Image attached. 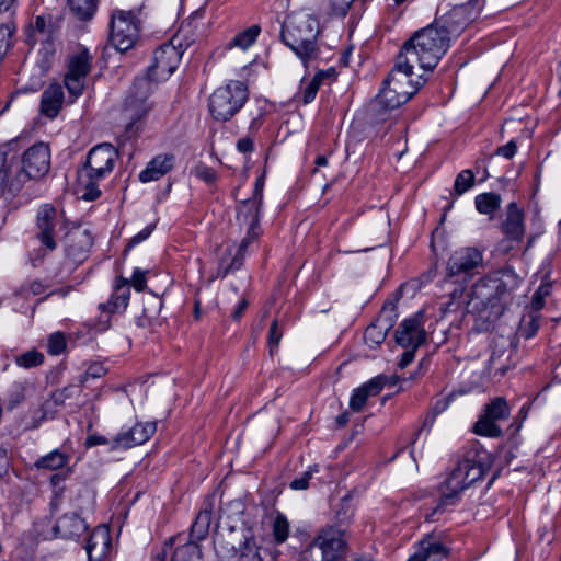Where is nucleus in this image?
<instances>
[{
  "label": "nucleus",
  "mask_w": 561,
  "mask_h": 561,
  "mask_svg": "<svg viewBox=\"0 0 561 561\" xmlns=\"http://www.w3.org/2000/svg\"><path fill=\"white\" fill-rule=\"evenodd\" d=\"M551 294V284H541L534 293L530 309L534 311H540L545 306V298Z\"/></svg>",
  "instance_id": "47"
},
{
  "label": "nucleus",
  "mask_w": 561,
  "mask_h": 561,
  "mask_svg": "<svg viewBox=\"0 0 561 561\" xmlns=\"http://www.w3.org/2000/svg\"><path fill=\"white\" fill-rule=\"evenodd\" d=\"M70 454L56 448L48 454L39 457L35 461L37 469L56 471L59 469H66V472L55 473L50 477V484L54 490L55 497H60L64 492L62 482L72 473V469L68 467L70 461Z\"/></svg>",
  "instance_id": "15"
},
{
  "label": "nucleus",
  "mask_w": 561,
  "mask_h": 561,
  "mask_svg": "<svg viewBox=\"0 0 561 561\" xmlns=\"http://www.w3.org/2000/svg\"><path fill=\"white\" fill-rule=\"evenodd\" d=\"M106 373L105 367L100 363H93L91 364L83 375L80 376V382L84 383L88 381L89 378H101Z\"/></svg>",
  "instance_id": "54"
},
{
  "label": "nucleus",
  "mask_w": 561,
  "mask_h": 561,
  "mask_svg": "<svg viewBox=\"0 0 561 561\" xmlns=\"http://www.w3.org/2000/svg\"><path fill=\"white\" fill-rule=\"evenodd\" d=\"M477 19V10L469 11L468 5H457L436 19L434 25L449 38L460 34L467 25Z\"/></svg>",
  "instance_id": "18"
},
{
  "label": "nucleus",
  "mask_w": 561,
  "mask_h": 561,
  "mask_svg": "<svg viewBox=\"0 0 561 561\" xmlns=\"http://www.w3.org/2000/svg\"><path fill=\"white\" fill-rule=\"evenodd\" d=\"M36 226V237L39 242L48 251L55 250L57 234L64 228V220L57 209L48 204L41 206L37 211Z\"/></svg>",
  "instance_id": "14"
},
{
  "label": "nucleus",
  "mask_w": 561,
  "mask_h": 561,
  "mask_svg": "<svg viewBox=\"0 0 561 561\" xmlns=\"http://www.w3.org/2000/svg\"><path fill=\"white\" fill-rule=\"evenodd\" d=\"M540 319L541 316L539 314V312L530 309V311L527 314H525L520 320V336H523L524 339L534 337L540 328Z\"/></svg>",
  "instance_id": "37"
},
{
  "label": "nucleus",
  "mask_w": 561,
  "mask_h": 561,
  "mask_svg": "<svg viewBox=\"0 0 561 561\" xmlns=\"http://www.w3.org/2000/svg\"><path fill=\"white\" fill-rule=\"evenodd\" d=\"M147 273H148V271L141 270L139 267L134 270V273H133V276H131V279H130V285L137 291H142L145 289L146 282H147V277H146Z\"/></svg>",
  "instance_id": "56"
},
{
  "label": "nucleus",
  "mask_w": 561,
  "mask_h": 561,
  "mask_svg": "<svg viewBox=\"0 0 561 561\" xmlns=\"http://www.w3.org/2000/svg\"><path fill=\"white\" fill-rule=\"evenodd\" d=\"M248 98L247 84L239 80H230L209 95V113L215 121L228 122L243 107Z\"/></svg>",
  "instance_id": "7"
},
{
  "label": "nucleus",
  "mask_w": 561,
  "mask_h": 561,
  "mask_svg": "<svg viewBox=\"0 0 561 561\" xmlns=\"http://www.w3.org/2000/svg\"><path fill=\"white\" fill-rule=\"evenodd\" d=\"M318 471H319V468L317 465L309 467V469L307 471H305L301 477H297L290 482V489L306 490L309 486V480Z\"/></svg>",
  "instance_id": "50"
},
{
  "label": "nucleus",
  "mask_w": 561,
  "mask_h": 561,
  "mask_svg": "<svg viewBox=\"0 0 561 561\" xmlns=\"http://www.w3.org/2000/svg\"><path fill=\"white\" fill-rule=\"evenodd\" d=\"M48 353L51 355H59L66 348L65 335L60 332L53 333L48 339Z\"/></svg>",
  "instance_id": "49"
},
{
  "label": "nucleus",
  "mask_w": 561,
  "mask_h": 561,
  "mask_svg": "<svg viewBox=\"0 0 561 561\" xmlns=\"http://www.w3.org/2000/svg\"><path fill=\"white\" fill-rule=\"evenodd\" d=\"M485 469L480 460L469 456L460 459L457 466L439 485L440 500L433 514L443 511L444 506L455 505L460 494L474 482L482 479Z\"/></svg>",
  "instance_id": "5"
},
{
  "label": "nucleus",
  "mask_w": 561,
  "mask_h": 561,
  "mask_svg": "<svg viewBox=\"0 0 561 561\" xmlns=\"http://www.w3.org/2000/svg\"><path fill=\"white\" fill-rule=\"evenodd\" d=\"M388 382V378L385 375H378L367 382H365L362 388L365 389L369 397H375L380 393L383 389L385 385Z\"/></svg>",
  "instance_id": "48"
},
{
  "label": "nucleus",
  "mask_w": 561,
  "mask_h": 561,
  "mask_svg": "<svg viewBox=\"0 0 561 561\" xmlns=\"http://www.w3.org/2000/svg\"><path fill=\"white\" fill-rule=\"evenodd\" d=\"M65 94L61 84L50 83L42 93L39 110L41 113L49 118L57 117L62 108Z\"/></svg>",
  "instance_id": "28"
},
{
  "label": "nucleus",
  "mask_w": 561,
  "mask_h": 561,
  "mask_svg": "<svg viewBox=\"0 0 561 561\" xmlns=\"http://www.w3.org/2000/svg\"><path fill=\"white\" fill-rule=\"evenodd\" d=\"M413 65H408V67H399V57H397V62L387 77V83H391L392 87L399 91H409L410 89H414V94L420 90L421 87L426 82V78L419 76L415 81L411 79Z\"/></svg>",
  "instance_id": "26"
},
{
  "label": "nucleus",
  "mask_w": 561,
  "mask_h": 561,
  "mask_svg": "<svg viewBox=\"0 0 561 561\" xmlns=\"http://www.w3.org/2000/svg\"><path fill=\"white\" fill-rule=\"evenodd\" d=\"M449 37L434 24L416 32L400 50L399 67L417 62L423 70H433L449 47Z\"/></svg>",
  "instance_id": "3"
},
{
  "label": "nucleus",
  "mask_w": 561,
  "mask_h": 561,
  "mask_svg": "<svg viewBox=\"0 0 561 561\" xmlns=\"http://www.w3.org/2000/svg\"><path fill=\"white\" fill-rule=\"evenodd\" d=\"M157 431L153 422L137 423L128 430L121 431L112 440L111 449H128L146 443Z\"/></svg>",
  "instance_id": "20"
},
{
  "label": "nucleus",
  "mask_w": 561,
  "mask_h": 561,
  "mask_svg": "<svg viewBox=\"0 0 561 561\" xmlns=\"http://www.w3.org/2000/svg\"><path fill=\"white\" fill-rule=\"evenodd\" d=\"M88 529L85 522L77 514H65L55 527V533L65 539H75L83 535Z\"/></svg>",
  "instance_id": "30"
},
{
  "label": "nucleus",
  "mask_w": 561,
  "mask_h": 561,
  "mask_svg": "<svg viewBox=\"0 0 561 561\" xmlns=\"http://www.w3.org/2000/svg\"><path fill=\"white\" fill-rule=\"evenodd\" d=\"M129 297L130 289L121 287V290L115 289L107 302L101 304L100 308L108 313L123 311L128 306Z\"/></svg>",
  "instance_id": "33"
},
{
  "label": "nucleus",
  "mask_w": 561,
  "mask_h": 561,
  "mask_svg": "<svg viewBox=\"0 0 561 561\" xmlns=\"http://www.w3.org/2000/svg\"><path fill=\"white\" fill-rule=\"evenodd\" d=\"M512 348L511 342L504 336H497L492 340L491 343V355L489 358V369L504 375L510 368V357Z\"/></svg>",
  "instance_id": "27"
},
{
  "label": "nucleus",
  "mask_w": 561,
  "mask_h": 561,
  "mask_svg": "<svg viewBox=\"0 0 561 561\" xmlns=\"http://www.w3.org/2000/svg\"><path fill=\"white\" fill-rule=\"evenodd\" d=\"M152 90L153 84L145 78H138L134 81L122 110L128 127L140 121L151 110L152 103L149 102V95Z\"/></svg>",
  "instance_id": "10"
},
{
  "label": "nucleus",
  "mask_w": 561,
  "mask_h": 561,
  "mask_svg": "<svg viewBox=\"0 0 561 561\" xmlns=\"http://www.w3.org/2000/svg\"><path fill=\"white\" fill-rule=\"evenodd\" d=\"M191 173L197 179L204 181L208 185H213L218 178L216 171L204 163L196 164L192 169Z\"/></svg>",
  "instance_id": "46"
},
{
  "label": "nucleus",
  "mask_w": 561,
  "mask_h": 561,
  "mask_svg": "<svg viewBox=\"0 0 561 561\" xmlns=\"http://www.w3.org/2000/svg\"><path fill=\"white\" fill-rule=\"evenodd\" d=\"M112 547L110 528L106 525L96 526L85 545L89 561H103Z\"/></svg>",
  "instance_id": "24"
},
{
  "label": "nucleus",
  "mask_w": 561,
  "mask_h": 561,
  "mask_svg": "<svg viewBox=\"0 0 561 561\" xmlns=\"http://www.w3.org/2000/svg\"><path fill=\"white\" fill-rule=\"evenodd\" d=\"M344 546L342 531L334 527L323 529L301 552L300 561H336Z\"/></svg>",
  "instance_id": "8"
},
{
  "label": "nucleus",
  "mask_w": 561,
  "mask_h": 561,
  "mask_svg": "<svg viewBox=\"0 0 561 561\" xmlns=\"http://www.w3.org/2000/svg\"><path fill=\"white\" fill-rule=\"evenodd\" d=\"M426 340V333L423 328V314L415 313L405 319L396 332V341L402 347L416 348Z\"/></svg>",
  "instance_id": "21"
},
{
  "label": "nucleus",
  "mask_w": 561,
  "mask_h": 561,
  "mask_svg": "<svg viewBox=\"0 0 561 561\" xmlns=\"http://www.w3.org/2000/svg\"><path fill=\"white\" fill-rule=\"evenodd\" d=\"M355 0H328V8L321 10L329 18H345Z\"/></svg>",
  "instance_id": "40"
},
{
  "label": "nucleus",
  "mask_w": 561,
  "mask_h": 561,
  "mask_svg": "<svg viewBox=\"0 0 561 561\" xmlns=\"http://www.w3.org/2000/svg\"><path fill=\"white\" fill-rule=\"evenodd\" d=\"M110 442L105 436L91 434L85 439V446L88 448L99 446V445H107Z\"/></svg>",
  "instance_id": "60"
},
{
  "label": "nucleus",
  "mask_w": 561,
  "mask_h": 561,
  "mask_svg": "<svg viewBox=\"0 0 561 561\" xmlns=\"http://www.w3.org/2000/svg\"><path fill=\"white\" fill-rule=\"evenodd\" d=\"M9 468V456L7 449L0 447V477H2Z\"/></svg>",
  "instance_id": "64"
},
{
  "label": "nucleus",
  "mask_w": 561,
  "mask_h": 561,
  "mask_svg": "<svg viewBox=\"0 0 561 561\" xmlns=\"http://www.w3.org/2000/svg\"><path fill=\"white\" fill-rule=\"evenodd\" d=\"M13 27L10 24H3L0 26V60L4 56L9 45L10 37L13 33Z\"/></svg>",
  "instance_id": "55"
},
{
  "label": "nucleus",
  "mask_w": 561,
  "mask_h": 561,
  "mask_svg": "<svg viewBox=\"0 0 561 561\" xmlns=\"http://www.w3.org/2000/svg\"><path fill=\"white\" fill-rule=\"evenodd\" d=\"M282 339V332L278 330V323L274 320L270 327L268 340L270 344L277 346Z\"/></svg>",
  "instance_id": "59"
},
{
  "label": "nucleus",
  "mask_w": 561,
  "mask_h": 561,
  "mask_svg": "<svg viewBox=\"0 0 561 561\" xmlns=\"http://www.w3.org/2000/svg\"><path fill=\"white\" fill-rule=\"evenodd\" d=\"M174 160L175 158L172 153L158 154L139 173V180L142 183H148L161 179L173 168Z\"/></svg>",
  "instance_id": "29"
},
{
  "label": "nucleus",
  "mask_w": 561,
  "mask_h": 561,
  "mask_svg": "<svg viewBox=\"0 0 561 561\" xmlns=\"http://www.w3.org/2000/svg\"><path fill=\"white\" fill-rule=\"evenodd\" d=\"M416 552L424 561H440L448 554V549L433 536H427L419 543Z\"/></svg>",
  "instance_id": "31"
},
{
  "label": "nucleus",
  "mask_w": 561,
  "mask_h": 561,
  "mask_svg": "<svg viewBox=\"0 0 561 561\" xmlns=\"http://www.w3.org/2000/svg\"><path fill=\"white\" fill-rule=\"evenodd\" d=\"M396 317L394 308H388L385 306L378 319L367 327L364 332V341L370 348L379 346L383 343L387 336V332L392 328Z\"/></svg>",
  "instance_id": "23"
},
{
  "label": "nucleus",
  "mask_w": 561,
  "mask_h": 561,
  "mask_svg": "<svg viewBox=\"0 0 561 561\" xmlns=\"http://www.w3.org/2000/svg\"><path fill=\"white\" fill-rule=\"evenodd\" d=\"M12 163L8 160L7 154L0 151V193L10 184V170Z\"/></svg>",
  "instance_id": "51"
},
{
  "label": "nucleus",
  "mask_w": 561,
  "mask_h": 561,
  "mask_svg": "<svg viewBox=\"0 0 561 561\" xmlns=\"http://www.w3.org/2000/svg\"><path fill=\"white\" fill-rule=\"evenodd\" d=\"M451 398L450 397H444L442 399H438L435 404L433 405L431 412H433L434 414L438 415L440 413H443L444 411L447 410V408L449 407V402H450Z\"/></svg>",
  "instance_id": "61"
},
{
  "label": "nucleus",
  "mask_w": 561,
  "mask_h": 561,
  "mask_svg": "<svg viewBox=\"0 0 561 561\" xmlns=\"http://www.w3.org/2000/svg\"><path fill=\"white\" fill-rule=\"evenodd\" d=\"M260 31L261 28L259 25L248 27L247 30L238 33L232 41L228 43V48L239 47L242 50L248 49L256 41Z\"/></svg>",
  "instance_id": "38"
},
{
  "label": "nucleus",
  "mask_w": 561,
  "mask_h": 561,
  "mask_svg": "<svg viewBox=\"0 0 561 561\" xmlns=\"http://www.w3.org/2000/svg\"><path fill=\"white\" fill-rule=\"evenodd\" d=\"M47 22L44 16H37L34 25H33V36L35 41H43L45 38H48L50 35L49 30L47 28Z\"/></svg>",
  "instance_id": "53"
},
{
  "label": "nucleus",
  "mask_w": 561,
  "mask_h": 561,
  "mask_svg": "<svg viewBox=\"0 0 561 561\" xmlns=\"http://www.w3.org/2000/svg\"><path fill=\"white\" fill-rule=\"evenodd\" d=\"M118 152L111 144L104 142L94 146L87 156L84 167L78 171V192L84 201H95L100 197L101 191L98 182L110 174Z\"/></svg>",
  "instance_id": "4"
},
{
  "label": "nucleus",
  "mask_w": 561,
  "mask_h": 561,
  "mask_svg": "<svg viewBox=\"0 0 561 561\" xmlns=\"http://www.w3.org/2000/svg\"><path fill=\"white\" fill-rule=\"evenodd\" d=\"M237 149L242 153L252 152L254 149L253 139L249 136L240 138L237 141Z\"/></svg>",
  "instance_id": "58"
},
{
  "label": "nucleus",
  "mask_w": 561,
  "mask_h": 561,
  "mask_svg": "<svg viewBox=\"0 0 561 561\" xmlns=\"http://www.w3.org/2000/svg\"><path fill=\"white\" fill-rule=\"evenodd\" d=\"M202 551L195 541L176 547L170 561H201Z\"/></svg>",
  "instance_id": "36"
},
{
  "label": "nucleus",
  "mask_w": 561,
  "mask_h": 561,
  "mask_svg": "<svg viewBox=\"0 0 561 561\" xmlns=\"http://www.w3.org/2000/svg\"><path fill=\"white\" fill-rule=\"evenodd\" d=\"M319 35L320 23L317 16L307 12L291 13L282 25V42L305 66L319 58Z\"/></svg>",
  "instance_id": "2"
},
{
  "label": "nucleus",
  "mask_w": 561,
  "mask_h": 561,
  "mask_svg": "<svg viewBox=\"0 0 561 561\" xmlns=\"http://www.w3.org/2000/svg\"><path fill=\"white\" fill-rule=\"evenodd\" d=\"M44 362V355L36 350L28 351L16 357L15 363L23 368H33L39 366Z\"/></svg>",
  "instance_id": "44"
},
{
  "label": "nucleus",
  "mask_w": 561,
  "mask_h": 561,
  "mask_svg": "<svg viewBox=\"0 0 561 561\" xmlns=\"http://www.w3.org/2000/svg\"><path fill=\"white\" fill-rule=\"evenodd\" d=\"M522 278L513 268L492 272L471 287L468 300L470 312L489 323L499 320L513 306L520 304L517 294Z\"/></svg>",
  "instance_id": "1"
},
{
  "label": "nucleus",
  "mask_w": 561,
  "mask_h": 561,
  "mask_svg": "<svg viewBox=\"0 0 561 561\" xmlns=\"http://www.w3.org/2000/svg\"><path fill=\"white\" fill-rule=\"evenodd\" d=\"M525 213L515 203L507 205L500 228L505 238L513 242H520L525 234Z\"/></svg>",
  "instance_id": "22"
},
{
  "label": "nucleus",
  "mask_w": 561,
  "mask_h": 561,
  "mask_svg": "<svg viewBox=\"0 0 561 561\" xmlns=\"http://www.w3.org/2000/svg\"><path fill=\"white\" fill-rule=\"evenodd\" d=\"M93 244V238L87 229H75L67 234L66 254L76 263H81L88 257Z\"/></svg>",
  "instance_id": "25"
},
{
  "label": "nucleus",
  "mask_w": 561,
  "mask_h": 561,
  "mask_svg": "<svg viewBox=\"0 0 561 561\" xmlns=\"http://www.w3.org/2000/svg\"><path fill=\"white\" fill-rule=\"evenodd\" d=\"M110 41L119 51L130 49L139 36V20L133 11L116 10L111 15Z\"/></svg>",
  "instance_id": "9"
},
{
  "label": "nucleus",
  "mask_w": 561,
  "mask_h": 561,
  "mask_svg": "<svg viewBox=\"0 0 561 561\" xmlns=\"http://www.w3.org/2000/svg\"><path fill=\"white\" fill-rule=\"evenodd\" d=\"M516 152H517L516 141L511 140L506 145L500 146L496 149L495 154L504 157L506 159H512L516 154Z\"/></svg>",
  "instance_id": "57"
},
{
  "label": "nucleus",
  "mask_w": 561,
  "mask_h": 561,
  "mask_svg": "<svg viewBox=\"0 0 561 561\" xmlns=\"http://www.w3.org/2000/svg\"><path fill=\"white\" fill-rule=\"evenodd\" d=\"M92 56L87 49L72 54L68 58V70L64 78L65 87L72 100L80 96L83 92L85 78L91 70Z\"/></svg>",
  "instance_id": "12"
},
{
  "label": "nucleus",
  "mask_w": 561,
  "mask_h": 561,
  "mask_svg": "<svg viewBox=\"0 0 561 561\" xmlns=\"http://www.w3.org/2000/svg\"><path fill=\"white\" fill-rule=\"evenodd\" d=\"M510 412L508 404L504 398L497 397L493 399L485 405L483 413L474 424L473 432L480 436L500 437L502 430L497 422L508 419Z\"/></svg>",
  "instance_id": "13"
},
{
  "label": "nucleus",
  "mask_w": 561,
  "mask_h": 561,
  "mask_svg": "<svg viewBox=\"0 0 561 561\" xmlns=\"http://www.w3.org/2000/svg\"><path fill=\"white\" fill-rule=\"evenodd\" d=\"M474 182V174L471 170L461 171L455 180L454 190L457 195H462L469 191Z\"/></svg>",
  "instance_id": "45"
},
{
  "label": "nucleus",
  "mask_w": 561,
  "mask_h": 561,
  "mask_svg": "<svg viewBox=\"0 0 561 561\" xmlns=\"http://www.w3.org/2000/svg\"><path fill=\"white\" fill-rule=\"evenodd\" d=\"M50 167V150L43 142L33 145L23 154L22 170L28 179L45 175Z\"/></svg>",
  "instance_id": "17"
},
{
  "label": "nucleus",
  "mask_w": 561,
  "mask_h": 561,
  "mask_svg": "<svg viewBox=\"0 0 561 561\" xmlns=\"http://www.w3.org/2000/svg\"><path fill=\"white\" fill-rule=\"evenodd\" d=\"M261 205L262 193L256 185L253 197L241 202L238 206L237 220L240 230L244 231L245 236L240 242L231 263L224 270L222 276L241 267L248 247L260 238L262 233L260 228Z\"/></svg>",
  "instance_id": "6"
},
{
  "label": "nucleus",
  "mask_w": 561,
  "mask_h": 561,
  "mask_svg": "<svg viewBox=\"0 0 561 561\" xmlns=\"http://www.w3.org/2000/svg\"><path fill=\"white\" fill-rule=\"evenodd\" d=\"M323 77V72H318L310 81H308L304 87H301L300 92L297 95V99L301 101L302 104H309L314 100Z\"/></svg>",
  "instance_id": "39"
},
{
  "label": "nucleus",
  "mask_w": 561,
  "mask_h": 561,
  "mask_svg": "<svg viewBox=\"0 0 561 561\" xmlns=\"http://www.w3.org/2000/svg\"><path fill=\"white\" fill-rule=\"evenodd\" d=\"M501 196L495 193H482L476 196V208L480 214L492 216L501 206Z\"/></svg>",
  "instance_id": "35"
},
{
  "label": "nucleus",
  "mask_w": 561,
  "mask_h": 561,
  "mask_svg": "<svg viewBox=\"0 0 561 561\" xmlns=\"http://www.w3.org/2000/svg\"><path fill=\"white\" fill-rule=\"evenodd\" d=\"M289 536V523L283 514H277L273 520V537L277 543H283Z\"/></svg>",
  "instance_id": "41"
},
{
  "label": "nucleus",
  "mask_w": 561,
  "mask_h": 561,
  "mask_svg": "<svg viewBox=\"0 0 561 561\" xmlns=\"http://www.w3.org/2000/svg\"><path fill=\"white\" fill-rule=\"evenodd\" d=\"M414 95V89L399 91L383 80L382 88L370 103V112L382 119V111L394 110L407 103Z\"/></svg>",
  "instance_id": "19"
},
{
  "label": "nucleus",
  "mask_w": 561,
  "mask_h": 561,
  "mask_svg": "<svg viewBox=\"0 0 561 561\" xmlns=\"http://www.w3.org/2000/svg\"><path fill=\"white\" fill-rule=\"evenodd\" d=\"M181 57L182 53L172 43L161 45L153 53L146 79L150 83L165 81L178 68Z\"/></svg>",
  "instance_id": "11"
},
{
  "label": "nucleus",
  "mask_w": 561,
  "mask_h": 561,
  "mask_svg": "<svg viewBox=\"0 0 561 561\" xmlns=\"http://www.w3.org/2000/svg\"><path fill=\"white\" fill-rule=\"evenodd\" d=\"M100 0H67L70 11L80 21L91 20L99 5Z\"/></svg>",
  "instance_id": "32"
},
{
  "label": "nucleus",
  "mask_w": 561,
  "mask_h": 561,
  "mask_svg": "<svg viewBox=\"0 0 561 561\" xmlns=\"http://www.w3.org/2000/svg\"><path fill=\"white\" fill-rule=\"evenodd\" d=\"M211 524V510L203 508L198 512L192 527L191 538L193 540H201L208 534Z\"/></svg>",
  "instance_id": "34"
},
{
  "label": "nucleus",
  "mask_w": 561,
  "mask_h": 561,
  "mask_svg": "<svg viewBox=\"0 0 561 561\" xmlns=\"http://www.w3.org/2000/svg\"><path fill=\"white\" fill-rule=\"evenodd\" d=\"M152 229V226H147L145 229H142L140 232H138L130 239L129 245H135L146 240L151 234Z\"/></svg>",
  "instance_id": "62"
},
{
  "label": "nucleus",
  "mask_w": 561,
  "mask_h": 561,
  "mask_svg": "<svg viewBox=\"0 0 561 561\" xmlns=\"http://www.w3.org/2000/svg\"><path fill=\"white\" fill-rule=\"evenodd\" d=\"M370 398L365 389L362 386L355 389L350 399V408L354 412H359L363 410L364 405L367 402V399Z\"/></svg>",
  "instance_id": "52"
},
{
  "label": "nucleus",
  "mask_w": 561,
  "mask_h": 561,
  "mask_svg": "<svg viewBox=\"0 0 561 561\" xmlns=\"http://www.w3.org/2000/svg\"><path fill=\"white\" fill-rule=\"evenodd\" d=\"M47 286L38 279L27 280L21 285L16 295L22 298H30L31 296L42 295L46 290Z\"/></svg>",
  "instance_id": "43"
},
{
  "label": "nucleus",
  "mask_w": 561,
  "mask_h": 561,
  "mask_svg": "<svg viewBox=\"0 0 561 561\" xmlns=\"http://www.w3.org/2000/svg\"><path fill=\"white\" fill-rule=\"evenodd\" d=\"M238 561H262L260 548L254 540H245L240 547Z\"/></svg>",
  "instance_id": "42"
},
{
  "label": "nucleus",
  "mask_w": 561,
  "mask_h": 561,
  "mask_svg": "<svg viewBox=\"0 0 561 561\" xmlns=\"http://www.w3.org/2000/svg\"><path fill=\"white\" fill-rule=\"evenodd\" d=\"M414 350L415 348H412L411 351L403 352V354L401 355V358L399 360V364H398L401 369L405 368L408 365H410L413 362Z\"/></svg>",
  "instance_id": "63"
},
{
  "label": "nucleus",
  "mask_w": 561,
  "mask_h": 561,
  "mask_svg": "<svg viewBox=\"0 0 561 561\" xmlns=\"http://www.w3.org/2000/svg\"><path fill=\"white\" fill-rule=\"evenodd\" d=\"M483 263L482 252L474 247L460 248L451 253L447 261L446 275L471 276Z\"/></svg>",
  "instance_id": "16"
}]
</instances>
